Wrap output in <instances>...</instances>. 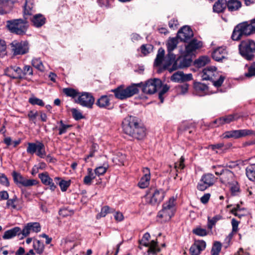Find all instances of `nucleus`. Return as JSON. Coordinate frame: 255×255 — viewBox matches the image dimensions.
<instances>
[{
	"instance_id": "46",
	"label": "nucleus",
	"mask_w": 255,
	"mask_h": 255,
	"mask_svg": "<svg viewBox=\"0 0 255 255\" xmlns=\"http://www.w3.org/2000/svg\"><path fill=\"white\" fill-rule=\"evenodd\" d=\"M221 217L219 215L215 216L213 218H212V219H210L209 217H208V224H207L208 228L209 229H212V228H213V226H214L215 225L216 223L218 220L221 219Z\"/></svg>"
},
{
	"instance_id": "42",
	"label": "nucleus",
	"mask_w": 255,
	"mask_h": 255,
	"mask_svg": "<svg viewBox=\"0 0 255 255\" xmlns=\"http://www.w3.org/2000/svg\"><path fill=\"white\" fill-rule=\"evenodd\" d=\"M221 248L222 244L220 242L218 241L214 242L211 252L212 255H219Z\"/></svg>"
},
{
	"instance_id": "47",
	"label": "nucleus",
	"mask_w": 255,
	"mask_h": 255,
	"mask_svg": "<svg viewBox=\"0 0 255 255\" xmlns=\"http://www.w3.org/2000/svg\"><path fill=\"white\" fill-rule=\"evenodd\" d=\"M28 102L32 105H38L40 106H44V103L42 100L35 97H30L28 100Z\"/></svg>"
},
{
	"instance_id": "40",
	"label": "nucleus",
	"mask_w": 255,
	"mask_h": 255,
	"mask_svg": "<svg viewBox=\"0 0 255 255\" xmlns=\"http://www.w3.org/2000/svg\"><path fill=\"white\" fill-rule=\"evenodd\" d=\"M109 168V165L107 162H104L103 165L99 166L95 169V173L99 176L104 175Z\"/></svg>"
},
{
	"instance_id": "64",
	"label": "nucleus",
	"mask_w": 255,
	"mask_h": 255,
	"mask_svg": "<svg viewBox=\"0 0 255 255\" xmlns=\"http://www.w3.org/2000/svg\"><path fill=\"white\" fill-rule=\"evenodd\" d=\"M38 114L36 111H30L29 112L27 116L30 119V120L35 122L36 117L37 116Z\"/></svg>"
},
{
	"instance_id": "29",
	"label": "nucleus",
	"mask_w": 255,
	"mask_h": 255,
	"mask_svg": "<svg viewBox=\"0 0 255 255\" xmlns=\"http://www.w3.org/2000/svg\"><path fill=\"white\" fill-rule=\"evenodd\" d=\"M202 46V43L197 40H192L186 46V52L189 54Z\"/></svg>"
},
{
	"instance_id": "6",
	"label": "nucleus",
	"mask_w": 255,
	"mask_h": 255,
	"mask_svg": "<svg viewBox=\"0 0 255 255\" xmlns=\"http://www.w3.org/2000/svg\"><path fill=\"white\" fill-rule=\"evenodd\" d=\"M27 19V17H24V19L8 20L6 22L7 27L12 33L18 35L24 34L29 26Z\"/></svg>"
},
{
	"instance_id": "53",
	"label": "nucleus",
	"mask_w": 255,
	"mask_h": 255,
	"mask_svg": "<svg viewBox=\"0 0 255 255\" xmlns=\"http://www.w3.org/2000/svg\"><path fill=\"white\" fill-rule=\"evenodd\" d=\"M38 181L36 179H31L25 178L23 186L30 187L37 185Z\"/></svg>"
},
{
	"instance_id": "21",
	"label": "nucleus",
	"mask_w": 255,
	"mask_h": 255,
	"mask_svg": "<svg viewBox=\"0 0 255 255\" xmlns=\"http://www.w3.org/2000/svg\"><path fill=\"white\" fill-rule=\"evenodd\" d=\"M205 248L206 243L204 241H195L190 248V253L191 255H199Z\"/></svg>"
},
{
	"instance_id": "20",
	"label": "nucleus",
	"mask_w": 255,
	"mask_h": 255,
	"mask_svg": "<svg viewBox=\"0 0 255 255\" xmlns=\"http://www.w3.org/2000/svg\"><path fill=\"white\" fill-rule=\"evenodd\" d=\"M192 79L191 74H185L182 71H177L171 77V80L174 82L182 83L190 81Z\"/></svg>"
},
{
	"instance_id": "30",
	"label": "nucleus",
	"mask_w": 255,
	"mask_h": 255,
	"mask_svg": "<svg viewBox=\"0 0 255 255\" xmlns=\"http://www.w3.org/2000/svg\"><path fill=\"white\" fill-rule=\"evenodd\" d=\"M96 104L101 108H108L111 105L110 100L107 96H102L97 101Z\"/></svg>"
},
{
	"instance_id": "52",
	"label": "nucleus",
	"mask_w": 255,
	"mask_h": 255,
	"mask_svg": "<svg viewBox=\"0 0 255 255\" xmlns=\"http://www.w3.org/2000/svg\"><path fill=\"white\" fill-rule=\"evenodd\" d=\"M31 231V228L28 223L26 226H24L22 230L21 229V236L20 237V239H23L24 237L28 236Z\"/></svg>"
},
{
	"instance_id": "63",
	"label": "nucleus",
	"mask_w": 255,
	"mask_h": 255,
	"mask_svg": "<svg viewBox=\"0 0 255 255\" xmlns=\"http://www.w3.org/2000/svg\"><path fill=\"white\" fill-rule=\"evenodd\" d=\"M99 148V144H93L91 148L90 153L88 156V157L94 156L95 153L98 151Z\"/></svg>"
},
{
	"instance_id": "54",
	"label": "nucleus",
	"mask_w": 255,
	"mask_h": 255,
	"mask_svg": "<svg viewBox=\"0 0 255 255\" xmlns=\"http://www.w3.org/2000/svg\"><path fill=\"white\" fill-rule=\"evenodd\" d=\"M29 225L30 226V227L31 228V231L35 232L38 233L40 232L41 229V227L40 224L38 223L37 222H34V223H29Z\"/></svg>"
},
{
	"instance_id": "43",
	"label": "nucleus",
	"mask_w": 255,
	"mask_h": 255,
	"mask_svg": "<svg viewBox=\"0 0 255 255\" xmlns=\"http://www.w3.org/2000/svg\"><path fill=\"white\" fill-rule=\"evenodd\" d=\"M22 79H25L26 76H33V69L29 65H25L22 69Z\"/></svg>"
},
{
	"instance_id": "23",
	"label": "nucleus",
	"mask_w": 255,
	"mask_h": 255,
	"mask_svg": "<svg viewBox=\"0 0 255 255\" xmlns=\"http://www.w3.org/2000/svg\"><path fill=\"white\" fill-rule=\"evenodd\" d=\"M35 11L34 0H25L23 6V13L24 17H27L32 15Z\"/></svg>"
},
{
	"instance_id": "26",
	"label": "nucleus",
	"mask_w": 255,
	"mask_h": 255,
	"mask_svg": "<svg viewBox=\"0 0 255 255\" xmlns=\"http://www.w3.org/2000/svg\"><path fill=\"white\" fill-rule=\"evenodd\" d=\"M21 235V229L18 227H14L10 230L6 231L2 238L4 240L11 239L15 236H20Z\"/></svg>"
},
{
	"instance_id": "61",
	"label": "nucleus",
	"mask_w": 255,
	"mask_h": 255,
	"mask_svg": "<svg viewBox=\"0 0 255 255\" xmlns=\"http://www.w3.org/2000/svg\"><path fill=\"white\" fill-rule=\"evenodd\" d=\"M223 125H224L223 119L222 117H221L214 121V122L211 124V127L212 128H215Z\"/></svg>"
},
{
	"instance_id": "2",
	"label": "nucleus",
	"mask_w": 255,
	"mask_h": 255,
	"mask_svg": "<svg viewBox=\"0 0 255 255\" xmlns=\"http://www.w3.org/2000/svg\"><path fill=\"white\" fill-rule=\"evenodd\" d=\"M177 37L170 38L167 42V48L168 54L164 58L165 51L162 48H160L156 55V58L154 60V65L155 66H159L164 61L163 68L166 69L170 66L176 58V56L172 52L175 49L178 43Z\"/></svg>"
},
{
	"instance_id": "44",
	"label": "nucleus",
	"mask_w": 255,
	"mask_h": 255,
	"mask_svg": "<svg viewBox=\"0 0 255 255\" xmlns=\"http://www.w3.org/2000/svg\"><path fill=\"white\" fill-rule=\"evenodd\" d=\"M239 118V117L236 114L229 115L222 117L224 124H229L233 121L238 120Z\"/></svg>"
},
{
	"instance_id": "39",
	"label": "nucleus",
	"mask_w": 255,
	"mask_h": 255,
	"mask_svg": "<svg viewBox=\"0 0 255 255\" xmlns=\"http://www.w3.org/2000/svg\"><path fill=\"white\" fill-rule=\"evenodd\" d=\"M95 176L93 172L92 168H89L88 169V175H86L83 180L84 183L87 185H90L92 183L93 179H95Z\"/></svg>"
},
{
	"instance_id": "14",
	"label": "nucleus",
	"mask_w": 255,
	"mask_h": 255,
	"mask_svg": "<svg viewBox=\"0 0 255 255\" xmlns=\"http://www.w3.org/2000/svg\"><path fill=\"white\" fill-rule=\"evenodd\" d=\"M215 181V177L213 174L211 173L205 174L202 176L197 188L200 191H204L213 185Z\"/></svg>"
},
{
	"instance_id": "55",
	"label": "nucleus",
	"mask_w": 255,
	"mask_h": 255,
	"mask_svg": "<svg viewBox=\"0 0 255 255\" xmlns=\"http://www.w3.org/2000/svg\"><path fill=\"white\" fill-rule=\"evenodd\" d=\"M16 2V0H2L1 4L3 7H7L10 9Z\"/></svg>"
},
{
	"instance_id": "5",
	"label": "nucleus",
	"mask_w": 255,
	"mask_h": 255,
	"mask_svg": "<svg viewBox=\"0 0 255 255\" xmlns=\"http://www.w3.org/2000/svg\"><path fill=\"white\" fill-rule=\"evenodd\" d=\"M202 77L204 80H210L216 87H220L223 83L224 77L219 75L215 67H207L202 72Z\"/></svg>"
},
{
	"instance_id": "34",
	"label": "nucleus",
	"mask_w": 255,
	"mask_h": 255,
	"mask_svg": "<svg viewBox=\"0 0 255 255\" xmlns=\"http://www.w3.org/2000/svg\"><path fill=\"white\" fill-rule=\"evenodd\" d=\"M63 93L67 97H71L73 99H76L79 92L76 89L71 88H66L63 89Z\"/></svg>"
},
{
	"instance_id": "11",
	"label": "nucleus",
	"mask_w": 255,
	"mask_h": 255,
	"mask_svg": "<svg viewBox=\"0 0 255 255\" xmlns=\"http://www.w3.org/2000/svg\"><path fill=\"white\" fill-rule=\"evenodd\" d=\"M14 55H23L28 52L29 46L27 41L14 40L10 44Z\"/></svg>"
},
{
	"instance_id": "50",
	"label": "nucleus",
	"mask_w": 255,
	"mask_h": 255,
	"mask_svg": "<svg viewBox=\"0 0 255 255\" xmlns=\"http://www.w3.org/2000/svg\"><path fill=\"white\" fill-rule=\"evenodd\" d=\"M38 177L40 178V179L41 181V182L44 184L46 185L48 181L51 180V178L49 176L47 172H44L42 173H40L38 175Z\"/></svg>"
},
{
	"instance_id": "7",
	"label": "nucleus",
	"mask_w": 255,
	"mask_h": 255,
	"mask_svg": "<svg viewBox=\"0 0 255 255\" xmlns=\"http://www.w3.org/2000/svg\"><path fill=\"white\" fill-rule=\"evenodd\" d=\"M175 204V199L173 197H171L163 204L162 209L158 212L157 217L163 222L169 221L174 214Z\"/></svg>"
},
{
	"instance_id": "62",
	"label": "nucleus",
	"mask_w": 255,
	"mask_h": 255,
	"mask_svg": "<svg viewBox=\"0 0 255 255\" xmlns=\"http://www.w3.org/2000/svg\"><path fill=\"white\" fill-rule=\"evenodd\" d=\"M245 75L248 77L255 76V64H253L249 67L248 72L246 73Z\"/></svg>"
},
{
	"instance_id": "31",
	"label": "nucleus",
	"mask_w": 255,
	"mask_h": 255,
	"mask_svg": "<svg viewBox=\"0 0 255 255\" xmlns=\"http://www.w3.org/2000/svg\"><path fill=\"white\" fill-rule=\"evenodd\" d=\"M227 5L226 0H218L213 5V11L217 13L223 12Z\"/></svg>"
},
{
	"instance_id": "12",
	"label": "nucleus",
	"mask_w": 255,
	"mask_h": 255,
	"mask_svg": "<svg viewBox=\"0 0 255 255\" xmlns=\"http://www.w3.org/2000/svg\"><path fill=\"white\" fill-rule=\"evenodd\" d=\"M165 196L164 191L162 190H154L151 195L147 194L145 196L146 203L151 205L158 204L163 199Z\"/></svg>"
},
{
	"instance_id": "36",
	"label": "nucleus",
	"mask_w": 255,
	"mask_h": 255,
	"mask_svg": "<svg viewBox=\"0 0 255 255\" xmlns=\"http://www.w3.org/2000/svg\"><path fill=\"white\" fill-rule=\"evenodd\" d=\"M246 175L250 180L255 181V164L251 165L247 167Z\"/></svg>"
},
{
	"instance_id": "10",
	"label": "nucleus",
	"mask_w": 255,
	"mask_h": 255,
	"mask_svg": "<svg viewBox=\"0 0 255 255\" xmlns=\"http://www.w3.org/2000/svg\"><path fill=\"white\" fill-rule=\"evenodd\" d=\"M161 81L159 79H153L148 80L145 84L142 85V92L145 94H154L157 90L161 86Z\"/></svg>"
},
{
	"instance_id": "9",
	"label": "nucleus",
	"mask_w": 255,
	"mask_h": 255,
	"mask_svg": "<svg viewBox=\"0 0 255 255\" xmlns=\"http://www.w3.org/2000/svg\"><path fill=\"white\" fill-rule=\"evenodd\" d=\"M75 102L82 107L91 109L94 104L95 99L90 93L79 92L77 98L75 99Z\"/></svg>"
},
{
	"instance_id": "22",
	"label": "nucleus",
	"mask_w": 255,
	"mask_h": 255,
	"mask_svg": "<svg viewBox=\"0 0 255 255\" xmlns=\"http://www.w3.org/2000/svg\"><path fill=\"white\" fill-rule=\"evenodd\" d=\"M142 172L143 175L141 178L138 185L140 188H145L149 184L150 180V172L149 169L147 167L143 168Z\"/></svg>"
},
{
	"instance_id": "33",
	"label": "nucleus",
	"mask_w": 255,
	"mask_h": 255,
	"mask_svg": "<svg viewBox=\"0 0 255 255\" xmlns=\"http://www.w3.org/2000/svg\"><path fill=\"white\" fill-rule=\"evenodd\" d=\"M228 144H209L207 147L208 149L215 151L216 153H221Z\"/></svg>"
},
{
	"instance_id": "56",
	"label": "nucleus",
	"mask_w": 255,
	"mask_h": 255,
	"mask_svg": "<svg viewBox=\"0 0 255 255\" xmlns=\"http://www.w3.org/2000/svg\"><path fill=\"white\" fill-rule=\"evenodd\" d=\"M111 209L109 206H106L103 207L101 211V212L99 215L97 216V218H98L99 217L100 218L101 217H105L108 213L111 212Z\"/></svg>"
},
{
	"instance_id": "48",
	"label": "nucleus",
	"mask_w": 255,
	"mask_h": 255,
	"mask_svg": "<svg viewBox=\"0 0 255 255\" xmlns=\"http://www.w3.org/2000/svg\"><path fill=\"white\" fill-rule=\"evenodd\" d=\"M59 124V127L58 128V130L59 134L65 133L67 131V129L71 127V125L64 124L62 121H60Z\"/></svg>"
},
{
	"instance_id": "3",
	"label": "nucleus",
	"mask_w": 255,
	"mask_h": 255,
	"mask_svg": "<svg viewBox=\"0 0 255 255\" xmlns=\"http://www.w3.org/2000/svg\"><path fill=\"white\" fill-rule=\"evenodd\" d=\"M255 32V24L252 20L238 24L234 29L232 38L234 40H239L244 36H248Z\"/></svg>"
},
{
	"instance_id": "17",
	"label": "nucleus",
	"mask_w": 255,
	"mask_h": 255,
	"mask_svg": "<svg viewBox=\"0 0 255 255\" xmlns=\"http://www.w3.org/2000/svg\"><path fill=\"white\" fill-rule=\"evenodd\" d=\"M252 130L249 129H239L228 131L224 133L222 135L223 138H238L247 135L251 134Z\"/></svg>"
},
{
	"instance_id": "25",
	"label": "nucleus",
	"mask_w": 255,
	"mask_h": 255,
	"mask_svg": "<svg viewBox=\"0 0 255 255\" xmlns=\"http://www.w3.org/2000/svg\"><path fill=\"white\" fill-rule=\"evenodd\" d=\"M227 52L225 48L220 47L214 50L212 53V57L217 61H220L225 58Z\"/></svg>"
},
{
	"instance_id": "16",
	"label": "nucleus",
	"mask_w": 255,
	"mask_h": 255,
	"mask_svg": "<svg viewBox=\"0 0 255 255\" xmlns=\"http://www.w3.org/2000/svg\"><path fill=\"white\" fill-rule=\"evenodd\" d=\"M4 74L15 79H22V69L16 65L10 66L4 69Z\"/></svg>"
},
{
	"instance_id": "24",
	"label": "nucleus",
	"mask_w": 255,
	"mask_h": 255,
	"mask_svg": "<svg viewBox=\"0 0 255 255\" xmlns=\"http://www.w3.org/2000/svg\"><path fill=\"white\" fill-rule=\"evenodd\" d=\"M234 178V174L233 172L225 169L222 171L220 179L222 183L224 184H230L233 182Z\"/></svg>"
},
{
	"instance_id": "19",
	"label": "nucleus",
	"mask_w": 255,
	"mask_h": 255,
	"mask_svg": "<svg viewBox=\"0 0 255 255\" xmlns=\"http://www.w3.org/2000/svg\"><path fill=\"white\" fill-rule=\"evenodd\" d=\"M193 36V33L190 27L184 26L178 32L177 38L181 41H187Z\"/></svg>"
},
{
	"instance_id": "35",
	"label": "nucleus",
	"mask_w": 255,
	"mask_h": 255,
	"mask_svg": "<svg viewBox=\"0 0 255 255\" xmlns=\"http://www.w3.org/2000/svg\"><path fill=\"white\" fill-rule=\"evenodd\" d=\"M241 2L237 0H230L227 3V6L230 11L238 9L241 6Z\"/></svg>"
},
{
	"instance_id": "57",
	"label": "nucleus",
	"mask_w": 255,
	"mask_h": 255,
	"mask_svg": "<svg viewBox=\"0 0 255 255\" xmlns=\"http://www.w3.org/2000/svg\"><path fill=\"white\" fill-rule=\"evenodd\" d=\"M193 233L199 236H205L207 235V231L201 228H197L193 230Z\"/></svg>"
},
{
	"instance_id": "45",
	"label": "nucleus",
	"mask_w": 255,
	"mask_h": 255,
	"mask_svg": "<svg viewBox=\"0 0 255 255\" xmlns=\"http://www.w3.org/2000/svg\"><path fill=\"white\" fill-rule=\"evenodd\" d=\"M33 247L36 253L39 254H42L44 249V244L39 241H36L34 243Z\"/></svg>"
},
{
	"instance_id": "38",
	"label": "nucleus",
	"mask_w": 255,
	"mask_h": 255,
	"mask_svg": "<svg viewBox=\"0 0 255 255\" xmlns=\"http://www.w3.org/2000/svg\"><path fill=\"white\" fill-rule=\"evenodd\" d=\"M31 64L34 67L40 71H44L45 70L44 66L40 58H33L31 61Z\"/></svg>"
},
{
	"instance_id": "32",
	"label": "nucleus",
	"mask_w": 255,
	"mask_h": 255,
	"mask_svg": "<svg viewBox=\"0 0 255 255\" xmlns=\"http://www.w3.org/2000/svg\"><path fill=\"white\" fill-rule=\"evenodd\" d=\"M54 181L56 184H58L62 191H66L67 188L70 185V181H65L61 180L60 178L56 177L54 178Z\"/></svg>"
},
{
	"instance_id": "49",
	"label": "nucleus",
	"mask_w": 255,
	"mask_h": 255,
	"mask_svg": "<svg viewBox=\"0 0 255 255\" xmlns=\"http://www.w3.org/2000/svg\"><path fill=\"white\" fill-rule=\"evenodd\" d=\"M209 62V59L207 57H202L197 59L195 61V64L198 67H202L205 66Z\"/></svg>"
},
{
	"instance_id": "8",
	"label": "nucleus",
	"mask_w": 255,
	"mask_h": 255,
	"mask_svg": "<svg viewBox=\"0 0 255 255\" xmlns=\"http://www.w3.org/2000/svg\"><path fill=\"white\" fill-rule=\"evenodd\" d=\"M241 55L245 59L250 60L255 52V42L253 41H242L239 45Z\"/></svg>"
},
{
	"instance_id": "28",
	"label": "nucleus",
	"mask_w": 255,
	"mask_h": 255,
	"mask_svg": "<svg viewBox=\"0 0 255 255\" xmlns=\"http://www.w3.org/2000/svg\"><path fill=\"white\" fill-rule=\"evenodd\" d=\"M46 19L41 14H36L33 16L31 22L33 25L36 27L42 26L45 23Z\"/></svg>"
},
{
	"instance_id": "1",
	"label": "nucleus",
	"mask_w": 255,
	"mask_h": 255,
	"mask_svg": "<svg viewBox=\"0 0 255 255\" xmlns=\"http://www.w3.org/2000/svg\"><path fill=\"white\" fill-rule=\"evenodd\" d=\"M122 128L125 133L138 140H141L145 137V128L135 117L125 118L122 123Z\"/></svg>"
},
{
	"instance_id": "13",
	"label": "nucleus",
	"mask_w": 255,
	"mask_h": 255,
	"mask_svg": "<svg viewBox=\"0 0 255 255\" xmlns=\"http://www.w3.org/2000/svg\"><path fill=\"white\" fill-rule=\"evenodd\" d=\"M150 238V234L148 233H145L141 240H140L139 243L140 245H142L145 247H148V252L155 254L159 252L160 249L157 247V242L152 240L150 242H149V240Z\"/></svg>"
},
{
	"instance_id": "59",
	"label": "nucleus",
	"mask_w": 255,
	"mask_h": 255,
	"mask_svg": "<svg viewBox=\"0 0 255 255\" xmlns=\"http://www.w3.org/2000/svg\"><path fill=\"white\" fill-rule=\"evenodd\" d=\"M71 112L73 118L76 120H80L83 118L82 113L76 109H71Z\"/></svg>"
},
{
	"instance_id": "37",
	"label": "nucleus",
	"mask_w": 255,
	"mask_h": 255,
	"mask_svg": "<svg viewBox=\"0 0 255 255\" xmlns=\"http://www.w3.org/2000/svg\"><path fill=\"white\" fill-rule=\"evenodd\" d=\"M77 245L78 244L75 242L74 238L68 237L65 240V248L67 250H71Z\"/></svg>"
},
{
	"instance_id": "51",
	"label": "nucleus",
	"mask_w": 255,
	"mask_h": 255,
	"mask_svg": "<svg viewBox=\"0 0 255 255\" xmlns=\"http://www.w3.org/2000/svg\"><path fill=\"white\" fill-rule=\"evenodd\" d=\"M16 200L17 198L15 196H14L12 199H8L6 205V208L11 209H15L17 207L16 204Z\"/></svg>"
},
{
	"instance_id": "27",
	"label": "nucleus",
	"mask_w": 255,
	"mask_h": 255,
	"mask_svg": "<svg viewBox=\"0 0 255 255\" xmlns=\"http://www.w3.org/2000/svg\"><path fill=\"white\" fill-rule=\"evenodd\" d=\"M194 88L197 94L200 96L207 94L208 92V86L206 84L199 82H194Z\"/></svg>"
},
{
	"instance_id": "4",
	"label": "nucleus",
	"mask_w": 255,
	"mask_h": 255,
	"mask_svg": "<svg viewBox=\"0 0 255 255\" xmlns=\"http://www.w3.org/2000/svg\"><path fill=\"white\" fill-rule=\"evenodd\" d=\"M142 83L137 84H132L131 85L125 88L123 85L112 90V91L114 93L115 97L120 100H124L131 97L132 96L138 93V87H140Z\"/></svg>"
},
{
	"instance_id": "58",
	"label": "nucleus",
	"mask_w": 255,
	"mask_h": 255,
	"mask_svg": "<svg viewBox=\"0 0 255 255\" xmlns=\"http://www.w3.org/2000/svg\"><path fill=\"white\" fill-rule=\"evenodd\" d=\"M6 45L5 42L1 39H0V56H4L6 53Z\"/></svg>"
},
{
	"instance_id": "41",
	"label": "nucleus",
	"mask_w": 255,
	"mask_h": 255,
	"mask_svg": "<svg viewBox=\"0 0 255 255\" xmlns=\"http://www.w3.org/2000/svg\"><path fill=\"white\" fill-rule=\"evenodd\" d=\"M12 176L14 181L16 184L23 186L26 178L22 176L20 173L15 171L13 172Z\"/></svg>"
},
{
	"instance_id": "18",
	"label": "nucleus",
	"mask_w": 255,
	"mask_h": 255,
	"mask_svg": "<svg viewBox=\"0 0 255 255\" xmlns=\"http://www.w3.org/2000/svg\"><path fill=\"white\" fill-rule=\"evenodd\" d=\"M27 151L30 154L36 152V154L41 158H44L46 156L44 144H28Z\"/></svg>"
},
{
	"instance_id": "15",
	"label": "nucleus",
	"mask_w": 255,
	"mask_h": 255,
	"mask_svg": "<svg viewBox=\"0 0 255 255\" xmlns=\"http://www.w3.org/2000/svg\"><path fill=\"white\" fill-rule=\"evenodd\" d=\"M192 63L191 58L188 56H182L178 58L173 61V65L171 68H167L170 72L177 70L189 66Z\"/></svg>"
},
{
	"instance_id": "60",
	"label": "nucleus",
	"mask_w": 255,
	"mask_h": 255,
	"mask_svg": "<svg viewBox=\"0 0 255 255\" xmlns=\"http://www.w3.org/2000/svg\"><path fill=\"white\" fill-rule=\"evenodd\" d=\"M0 184L7 187L9 185L7 178L3 173H0Z\"/></svg>"
}]
</instances>
